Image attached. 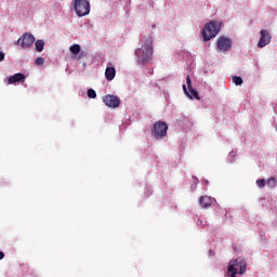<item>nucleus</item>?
I'll use <instances>...</instances> for the list:
<instances>
[{"mask_svg": "<svg viewBox=\"0 0 277 277\" xmlns=\"http://www.w3.org/2000/svg\"><path fill=\"white\" fill-rule=\"evenodd\" d=\"M136 62L145 66L150 60H153V38L146 39L142 47L135 51Z\"/></svg>", "mask_w": 277, "mask_h": 277, "instance_id": "obj_1", "label": "nucleus"}, {"mask_svg": "<svg viewBox=\"0 0 277 277\" xmlns=\"http://www.w3.org/2000/svg\"><path fill=\"white\" fill-rule=\"evenodd\" d=\"M74 10L77 16H88L90 14V2L88 0H74Z\"/></svg>", "mask_w": 277, "mask_h": 277, "instance_id": "obj_4", "label": "nucleus"}, {"mask_svg": "<svg viewBox=\"0 0 277 277\" xmlns=\"http://www.w3.org/2000/svg\"><path fill=\"white\" fill-rule=\"evenodd\" d=\"M70 53H72V55H79V53L81 52V45L79 44H74L69 48Z\"/></svg>", "mask_w": 277, "mask_h": 277, "instance_id": "obj_15", "label": "nucleus"}, {"mask_svg": "<svg viewBox=\"0 0 277 277\" xmlns=\"http://www.w3.org/2000/svg\"><path fill=\"white\" fill-rule=\"evenodd\" d=\"M88 96H89V98H95L96 97V91H94L93 89H89L88 90Z\"/></svg>", "mask_w": 277, "mask_h": 277, "instance_id": "obj_18", "label": "nucleus"}, {"mask_svg": "<svg viewBox=\"0 0 277 277\" xmlns=\"http://www.w3.org/2000/svg\"><path fill=\"white\" fill-rule=\"evenodd\" d=\"M272 42V36H269V32L267 30H261V38L258 43V47L260 49H263V47H267Z\"/></svg>", "mask_w": 277, "mask_h": 277, "instance_id": "obj_10", "label": "nucleus"}, {"mask_svg": "<svg viewBox=\"0 0 277 277\" xmlns=\"http://www.w3.org/2000/svg\"><path fill=\"white\" fill-rule=\"evenodd\" d=\"M105 78L107 81H114L116 78V68L108 66L105 70Z\"/></svg>", "mask_w": 277, "mask_h": 277, "instance_id": "obj_12", "label": "nucleus"}, {"mask_svg": "<svg viewBox=\"0 0 277 277\" xmlns=\"http://www.w3.org/2000/svg\"><path fill=\"white\" fill-rule=\"evenodd\" d=\"M5 60V54L3 52H0V62H3Z\"/></svg>", "mask_w": 277, "mask_h": 277, "instance_id": "obj_21", "label": "nucleus"}, {"mask_svg": "<svg viewBox=\"0 0 277 277\" xmlns=\"http://www.w3.org/2000/svg\"><path fill=\"white\" fill-rule=\"evenodd\" d=\"M233 47V41L227 37H220L217 40V50L226 53Z\"/></svg>", "mask_w": 277, "mask_h": 277, "instance_id": "obj_8", "label": "nucleus"}, {"mask_svg": "<svg viewBox=\"0 0 277 277\" xmlns=\"http://www.w3.org/2000/svg\"><path fill=\"white\" fill-rule=\"evenodd\" d=\"M256 185H258V187H261V188L265 187V180H263V179L258 180Z\"/></svg>", "mask_w": 277, "mask_h": 277, "instance_id": "obj_20", "label": "nucleus"}, {"mask_svg": "<svg viewBox=\"0 0 277 277\" xmlns=\"http://www.w3.org/2000/svg\"><path fill=\"white\" fill-rule=\"evenodd\" d=\"M203 183H205L206 185H209V181H208V180H205Z\"/></svg>", "mask_w": 277, "mask_h": 277, "instance_id": "obj_26", "label": "nucleus"}, {"mask_svg": "<svg viewBox=\"0 0 277 277\" xmlns=\"http://www.w3.org/2000/svg\"><path fill=\"white\" fill-rule=\"evenodd\" d=\"M220 29H222V23L221 22H210L206 25V27L202 30V36L206 42H209L211 38H215L217 34H220Z\"/></svg>", "mask_w": 277, "mask_h": 277, "instance_id": "obj_3", "label": "nucleus"}, {"mask_svg": "<svg viewBox=\"0 0 277 277\" xmlns=\"http://www.w3.org/2000/svg\"><path fill=\"white\" fill-rule=\"evenodd\" d=\"M267 187H269L271 189H274V187H276L277 185V181L276 177H271L267 180L266 182Z\"/></svg>", "mask_w": 277, "mask_h": 277, "instance_id": "obj_16", "label": "nucleus"}, {"mask_svg": "<svg viewBox=\"0 0 277 277\" xmlns=\"http://www.w3.org/2000/svg\"><path fill=\"white\" fill-rule=\"evenodd\" d=\"M35 64L36 66H42L44 64V60L42 57H37Z\"/></svg>", "mask_w": 277, "mask_h": 277, "instance_id": "obj_19", "label": "nucleus"}, {"mask_svg": "<svg viewBox=\"0 0 277 277\" xmlns=\"http://www.w3.org/2000/svg\"><path fill=\"white\" fill-rule=\"evenodd\" d=\"M246 259L243 258H238L234 261H230L228 263L227 276L237 277V274L243 275L246 274Z\"/></svg>", "mask_w": 277, "mask_h": 277, "instance_id": "obj_2", "label": "nucleus"}, {"mask_svg": "<svg viewBox=\"0 0 277 277\" xmlns=\"http://www.w3.org/2000/svg\"><path fill=\"white\" fill-rule=\"evenodd\" d=\"M103 101L107 107H111L113 109L120 107V98L116 95H106Z\"/></svg>", "mask_w": 277, "mask_h": 277, "instance_id": "obj_9", "label": "nucleus"}, {"mask_svg": "<svg viewBox=\"0 0 277 277\" xmlns=\"http://www.w3.org/2000/svg\"><path fill=\"white\" fill-rule=\"evenodd\" d=\"M229 157H235V151H230Z\"/></svg>", "mask_w": 277, "mask_h": 277, "instance_id": "obj_24", "label": "nucleus"}, {"mask_svg": "<svg viewBox=\"0 0 277 277\" xmlns=\"http://www.w3.org/2000/svg\"><path fill=\"white\" fill-rule=\"evenodd\" d=\"M195 185H198V179L194 177Z\"/></svg>", "mask_w": 277, "mask_h": 277, "instance_id": "obj_25", "label": "nucleus"}, {"mask_svg": "<svg viewBox=\"0 0 277 277\" xmlns=\"http://www.w3.org/2000/svg\"><path fill=\"white\" fill-rule=\"evenodd\" d=\"M186 83L187 85L183 84V90L186 96H188V98H196L197 101H200V95H198V91H196L192 85V78H189V76L186 77Z\"/></svg>", "mask_w": 277, "mask_h": 277, "instance_id": "obj_6", "label": "nucleus"}, {"mask_svg": "<svg viewBox=\"0 0 277 277\" xmlns=\"http://www.w3.org/2000/svg\"><path fill=\"white\" fill-rule=\"evenodd\" d=\"M34 42H36V37H34L31 34H25L17 40V44L22 47V49H29Z\"/></svg>", "mask_w": 277, "mask_h": 277, "instance_id": "obj_7", "label": "nucleus"}, {"mask_svg": "<svg viewBox=\"0 0 277 277\" xmlns=\"http://www.w3.org/2000/svg\"><path fill=\"white\" fill-rule=\"evenodd\" d=\"M4 256L5 254L2 251H0V261L3 260Z\"/></svg>", "mask_w": 277, "mask_h": 277, "instance_id": "obj_22", "label": "nucleus"}, {"mask_svg": "<svg viewBox=\"0 0 277 277\" xmlns=\"http://www.w3.org/2000/svg\"><path fill=\"white\" fill-rule=\"evenodd\" d=\"M154 135L157 140L168 135V123L158 121L154 124Z\"/></svg>", "mask_w": 277, "mask_h": 277, "instance_id": "obj_5", "label": "nucleus"}, {"mask_svg": "<svg viewBox=\"0 0 277 277\" xmlns=\"http://www.w3.org/2000/svg\"><path fill=\"white\" fill-rule=\"evenodd\" d=\"M21 81H25V75L15 74L9 78V83H18Z\"/></svg>", "mask_w": 277, "mask_h": 277, "instance_id": "obj_13", "label": "nucleus"}, {"mask_svg": "<svg viewBox=\"0 0 277 277\" xmlns=\"http://www.w3.org/2000/svg\"><path fill=\"white\" fill-rule=\"evenodd\" d=\"M35 47H36V51L38 52V53H42V51H44V40H37L36 42H35Z\"/></svg>", "mask_w": 277, "mask_h": 277, "instance_id": "obj_14", "label": "nucleus"}, {"mask_svg": "<svg viewBox=\"0 0 277 277\" xmlns=\"http://www.w3.org/2000/svg\"><path fill=\"white\" fill-rule=\"evenodd\" d=\"M233 83H235V85H241L243 83V79H241V77L234 76Z\"/></svg>", "mask_w": 277, "mask_h": 277, "instance_id": "obj_17", "label": "nucleus"}, {"mask_svg": "<svg viewBox=\"0 0 277 277\" xmlns=\"http://www.w3.org/2000/svg\"><path fill=\"white\" fill-rule=\"evenodd\" d=\"M199 203L201 205V207H203V209H209V207H215L216 201L215 198L203 196L200 197Z\"/></svg>", "mask_w": 277, "mask_h": 277, "instance_id": "obj_11", "label": "nucleus"}, {"mask_svg": "<svg viewBox=\"0 0 277 277\" xmlns=\"http://www.w3.org/2000/svg\"><path fill=\"white\" fill-rule=\"evenodd\" d=\"M147 194L148 196H150V194H153V190L150 188H147Z\"/></svg>", "mask_w": 277, "mask_h": 277, "instance_id": "obj_23", "label": "nucleus"}]
</instances>
